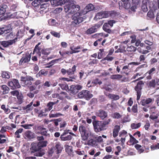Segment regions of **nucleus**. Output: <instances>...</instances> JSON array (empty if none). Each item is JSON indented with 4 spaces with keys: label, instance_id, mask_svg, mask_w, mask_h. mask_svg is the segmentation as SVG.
I'll list each match as a JSON object with an SVG mask.
<instances>
[{
    "label": "nucleus",
    "instance_id": "obj_1",
    "mask_svg": "<svg viewBox=\"0 0 159 159\" xmlns=\"http://www.w3.org/2000/svg\"><path fill=\"white\" fill-rule=\"evenodd\" d=\"M111 121V118H107L104 121L93 120L92 123L94 131L98 133L106 130L108 125Z\"/></svg>",
    "mask_w": 159,
    "mask_h": 159
},
{
    "label": "nucleus",
    "instance_id": "obj_2",
    "mask_svg": "<svg viewBox=\"0 0 159 159\" xmlns=\"http://www.w3.org/2000/svg\"><path fill=\"white\" fill-rule=\"evenodd\" d=\"M82 139L83 141L87 140L89 137L91 135V132L89 128L83 125H80L79 128Z\"/></svg>",
    "mask_w": 159,
    "mask_h": 159
},
{
    "label": "nucleus",
    "instance_id": "obj_3",
    "mask_svg": "<svg viewBox=\"0 0 159 159\" xmlns=\"http://www.w3.org/2000/svg\"><path fill=\"white\" fill-rule=\"evenodd\" d=\"M65 11L69 14H73L79 11L80 9V6L76 5L74 3H70L64 7Z\"/></svg>",
    "mask_w": 159,
    "mask_h": 159
},
{
    "label": "nucleus",
    "instance_id": "obj_4",
    "mask_svg": "<svg viewBox=\"0 0 159 159\" xmlns=\"http://www.w3.org/2000/svg\"><path fill=\"white\" fill-rule=\"evenodd\" d=\"M82 15L79 12L75 13L72 16V19L73 20L71 24L74 26L79 24L84 20V17H82Z\"/></svg>",
    "mask_w": 159,
    "mask_h": 159
},
{
    "label": "nucleus",
    "instance_id": "obj_5",
    "mask_svg": "<svg viewBox=\"0 0 159 159\" xmlns=\"http://www.w3.org/2000/svg\"><path fill=\"white\" fill-rule=\"evenodd\" d=\"M93 96V95L90 91L86 90H82L78 94V97L79 98H84L87 100H89Z\"/></svg>",
    "mask_w": 159,
    "mask_h": 159
},
{
    "label": "nucleus",
    "instance_id": "obj_6",
    "mask_svg": "<svg viewBox=\"0 0 159 159\" xmlns=\"http://www.w3.org/2000/svg\"><path fill=\"white\" fill-rule=\"evenodd\" d=\"M144 84L143 81H139L135 87L134 89L137 92V100L140 99L141 95V90L142 89V86Z\"/></svg>",
    "mask_w": 159,
    "mask_h": 159
},
{
    "label": "nucleus",
    "instance_id": "obj_7",
    "mask_svg": "<svg viewBox=\"0 0 159 159\" xmlns=\"http://www.w3.org/2000/svg\"><path fill=\"white\" fill-rule=\"evenodd\" d=\"M33 78L30 76H26L25 77L21 76V80L22 84H24V86L29 87L32 84L31 81L33 80Z\"/></svg>",
    "mask_w": 159,
    "mask_h": 159
},
{
    "label": "nucleus",
    "instance_id": "obj_8",
    "mask_svg": "<svg viewBox=\"0 0 159 159\" xmlns=\"http://www.w3.org/2000/svg\"><path fill=\"white\" fill-rule=\"evenodd\" d=\"M8 85L12 89H15L17 88H19L21 87L19 84L18 80L16 79H13L11 81H9Z\"/></svg>",
    "mask_w": 159,
    "mask_h": 159
},
{
    "label": "nucleus",
    "instance_id": "obj_9",
    "mask_svg": "<svg viewBox=\"0 0 159 159\" xmlns=\"http://www.w3.org/2000/svg\"><path fill=\"white\" fill-rule=\"evenodd\" d=\"M31 56L28 53H26L25 55H23L21 58L19 62V65L22 66L26 62H28L30 61Z\"/></svg>",
    "mask_w": 159,
    "mask_h": 159
},
{
    "label": "nucleus",
    "instance_id": "obj_10",
    "mask_svg": "<svg viewBox=\"0 0 159 159\" xmlns=\"http://www.w3.org/2000/svg\"><path fill=\"white\" fill-rule=\"evenodd\" d=\"M30 147V149L32 153L39 151L41 150V147H40L38 142H32Z\"/></svg>",
    "mask_w": 159,
    "mask_h": 159
},
{
    "label": "nucleus",
    "instance_id": "obj_11",
    "mask_svg": "<svg viewBox=\"0 0 159 159\" xmlns=\"http://www.w3.org/2000/svg\"><path fill=\"white\" fill-rule=\"evenodd\" d=\"M17 41V38H16L12 40H9L7 41H2L1 42V45L4 47H7L9 45L15 43Z\"/></svg>",
    "mask_w": 159,
    "mask_h": 159
},
{
    "label": "nucleus",
    "instance_id": "obj_12",
    "mask_svg": "<svg viewBox=\"0 0 159 159\" xmlns=\"http://www.w3.org/2000/svg\"><path fill=\"white\" fill-rule=\"evenodd\" d=\"M96 115L101 119L103 120L107 117L108 114L107 112L103 110L100 109L96 112Z\"/></svg>",
    "mask_w": 159,
    "mask_h": 159
},
{
    "label": "nucleus",
    "instance_id": "obj_13",
    "mask_svg": "<svg viewBox=\"0 0 159 159\" xmlns=\"http://www.w3.org/2000/svg\"><path fill=\"white\" fill-rule=\"evenodd\" d=\"M101 25L98 24H95L94 26L88 29L86 32L87 34H91L97 31V29L100 27Z\"/></svg>",
    "mask_w": 159,
    "mask_h": 159
},
{
    "label": "nucleus",
    "instance_id": "obj_14",
    "mask_svg": "<svg viewBox=\"0 0 159 159\" xmlns=\"http://www.w3.org/2000/svg\"><path fill=\"white\" fill-rule=\"evenodd\" d=\"M102 81L96 78L91 80L89 81L87 83V86L89 87L90 86H94L98 84L100 85L102 84Z\"/></svg>",
    "mask_w": 159,
    "mask_h": 159
},
{
    "label": "nucleus",
    "instance_id": "obj_15",
    "mask_svg": "<svg viewBox=\"0 0 159 159\" xmlns=\"http://www.w3.org/2000/svg\"><path fill=\"white\" fill-rule=\"evenodd\" d=\"M55 152L57 154L59 155L61 153L63 149V146L59 142H57L54 147Z\"/></svg>",
    "mask_w": 159,
    "mask_h": 159
},
{
    "label": "nucleus",
    "instance_id": "obj_16",
    "mask_svg": "<svg viewBox=\"0 0 159 159\" xmlns=\"http://www.w3.org/2000/svg\"><path fill=\"white\" fill-rule=\"evenodd\" d=\"M156 70L155 67H152L148 70L144 75L147 80L152 79L153 75L156 72Z\"/></svg>",
    "mask_w": 159,
    "mask_h": 159
},
{
    "label": "nucleus",
    "instance_id": "obj_17",
    "mask_svg": "<svg viewBox=\"0 0 159 159\" xmlns=\"http://www.w3.org/2000/svg\"><path fill=\"white\" fill-rule=\"evenodd\" d=\"M35 137V134L30 130L26 131L24 133V138L25 139H32Z\"/></svg>",
    "mask_w": 159,
    "mask_h": 159
},
{
    "label": "nucleus",
    "instance_id": "obj_18",
    "mask_svg": "<svg viewBox=\"0 0 159 159\" xmlns=\"http://www.w3.org/2000/svg\"><path fill=\"white\" fill-rule=\"evenodd\" d=\"M59 102V101L57 99V100L54 102H48L47 105V108H46L44 109L45 112H46L50 111L52 108L53 106L57 104Z\"/></svg>",
    "mask_w": 159,
    "mask_h": 159
},
{
    "label": "nucleus",
    "instance_id": "obj_19",
    "mask_svg": "<svg viewBox=\"0 0 159 159\" xmlns=\"http://www.w3.org/2000/svg\"><path fill=\"white\" fill-rule=\"evenodd\" d=\"M120 13L115 10L109 11V17L111 18L114 19H117L118 18Z\"/></svg>",
    "mask_w": 159,
    "mask_h": 159
},
{
    "label": "nucleus",
    "instance_id": "obj_20",
    "mask_svg": "<svg viewBox=\"0 0 159 159\" xmlns=\"http://www.w3.org/2000/svg\"><path fill=\"white\" fill-rule=\"evenodd\" d=\"M41 1L40 0H34L32 2V5L35 8H38L40 6L41 8H43L46 4H43L41 5Z\"/></svg>",
    "mask_w": 159,
    "mask_h": 159
},
{
    "label": "nucleus",
    "instance_id": "obj_21",
    "mask_svg": "<svg viewBox=\"0 0 159 159\" xmlns=\"http://www.w3.org/2000/svg\"><path fill=\"white\" fill-rule=\"evenodd\" d=\"M41 44V43H39L35 47L33 51V54L36 53L37 56L40 57L41 56V51H40L41 49V48L39 46Z\"/></svg>",
    "mask_w": 159,
    "mask_h": 159
},
{
    "label": "nucleus",
    "instance_id": "obj_22",
    "mask_svg": "<svg viewBox=\"0 0 159 159\" xmlns=\"http://www.w3.org/2000/svg\"><path fill=\"white\" fill-rule=\"evenodd\" d=\"M94 9V6L91 3L88 4L84 8V15L86 14L88 12L92 11Z\"/></svg>",
    "mask_w": 159,
    "mask_h": 159
},
{
    "label": "nucleus",
    "instance_id": "obj_23",
    "mask_svg": "<svg viewBox=\"0 0 159 159\" xmlns=\"http://www.w3.org/2000/svg\"><path fill=\"white\" fill-rule=\"evenodd\" d=\"M66 152L70 156L73 155L74 153L73 147L71 146L67 145L65 146Z\"/></svg>",
    "mask_w": 159,
    "mask_h": 159
},
{
    "label": "nucleus",
    "instance_id": "obj_24",
    "mask_svg": "<svg viewBox=\"0 0 159 159\" xmlns=\"http://www.w3.org/2000/svg\"><path fill=\"white\" fill-rule=\"evenodd\" d=\"M120 129V126L118 125H116L113 129V136L114 138L117 137L119 134V131Z\"/></svg>",
    "mask_w": 159,
    "mask_h": 159
},
{
    "label": "nucleus",
    "instance_id": "obj_25",
    "mask_svg": "<svg viewBox=\"0 0 159 159\" xmlns=\"http://www.w3.org/2000/svg\"><path fill=\"white\" fill-rule=\"evenodd\" d=\"M77 66L75 65H74L72 67L70 68L67 70V74L69 75H74L76 70Z\"/></svg>",
    "mask_w": 159,
    "mask_h": 159
},
{
    "label": "nucleus",
    "instance_id": "obj_26",
    "mask_svg": "<svg viewBox=\"0 0 159 159\" xmlns=\"http://www.w3.org/2000/svg\"><path fill=\"white\" fill-rule=\"evenodd\" d=\"M152 101V99L149 98L146 99H142L140 103L142 105L144 106L151 103Z\"/></svg>",
    "mask_w": 159,
    "mask_h": 159
},
{
    "label": "nucleus",
    "instance_id": "obj_27",
    "mask_svg": "<svg viewBox=\"0 0 159 159\" xmlns=\"http://www.w3.org/2000/svg\"><path fill=\"white\" fill-rule=\"evenodd\" d=\"M70 48L71 50V51H70V54L78 53L80 52V51L79 50V49L81 48V46H78L75 48H73V47H70Z\"/></svg>",
    "mask_w": 159,
    "mask_h": 159
},
{
    "label": "nucleus",
    "instance_id": "obj_28",
    "mask_svg": "<svg viewBox=\"0 0 159 159\" xmlns=\"http://www.w3.org/2000/svg\"><path fill=\"white\" fill-rule=\"evenodd\" d=\"M123 2V7L126 9H128L130 7L131 5L129 0H121Z\"/></svg>",
    "mask_w": 159,
    "mask_h": 159
},
{
    "label": "nucleus",
    "instance_id": "obj_29",
    "mask_svg": "<svg viewBox=\"0 0 159 159\" xmlns=\"http://www.w3.org/2000/svg\"><path fill=\"white\" fill-rule=\"evenodd\" d=\"M1 89L3 90L2 94H7L9 92V88L6 85H2L1 86Z\"/></svg>",
    "mask_w": 159,
    "mask_h": 159
},
{
    "label": "nucleus",
    "instance_id": "obj_30",
    "mask_svg": "<svg viewBox=\"0 0 159 159\" xmlns=\"http://www.w3.org/2000/svg\"><path fill=\"white\" fill-rule=\"evenodd\" d=\"M129 64L128 65L125 66L122 68V71H120L121 74L125 73L126 75H128L129 74Z\"/></svg>",
    "mask_w": 159,
    "mask_h": 159
},
{
    "label": "nucleus",
    "instance_id": "obj_31",
    "mask_svg": "<svg viewBox=\"0 0 159 159\" xmlns=\"http://www.w3.org/2000/svg\"><path fill=\"white\" fill-rule=\"evenodd\" d=\"M7 7V6L6 5L2 4L0 6V15H3L4 14L6 11V9Z\"/></svg>",
    "mask_w": 159,
    "mask_h": 159
},
{
    "label": "nucleus",
    "instance_id": "obj_32",
    "mask_svg": "<svg viewBox=\"0 0 159 159\" xmlns=\"http://www.w3.org/2000/svg\"><path fill=\"white\" fill-rule=\"evenodd\" d=\"M108 98L112 100L116 101L119 99L120 97L119 95L111 94L108 95Z\"/></svg>",
    "mask_w": 159,
    "mask_h": 159
},
{
    "label": "nucleus",
    "instance_id": "obj_33",
    "mask_svg": "<svg viewBox=\"0 0 159 159\" xmlns=\"http://www.w3.org/2000/svg\"><path fill=\"white\" fill-rule=\"evenodd\" d=\"M129 136L130 140L129 143H131L130 144L133 145L138 143V141L132 135L130 134Z\"/></svg>",
    "mask_w": 159,
    "mask_h": 159
},
{
    "label": "nucleus",
    "instance_id": "obj_34",
    "mask_svg": "<svg viewBox=\"0 0 159 159\" xmlns=\"http://www.w3.org/2000/svg\"><path fill=\"white\" fill-rule=\"evenodd\" d=\"M72 136L70 135H67L66 137H65L64 136L61 135L60 136L61 140L63 141L70 140L72 139Z\"/></svg>",
    "mask_w": 159,
    "mask_h": 159
},
{
    "label": "nucleus",
    "instance_id": "obj_35",
    "mask_svg": "<svg viewBox=\"0 0 159 159\" xmlns=\"http://www.w3.org/2000/svg\"><path fill=\"white\" fill-rule=\"evenodd\" d=\"M103 18H104V17H103L102 11L98 12L94 17V18L96 20L102 19Z\"/></svg>",
    "mask_w": 159,
    "mask_h": 159
},
{
    "label": "nucleus",
    "instance_id": "obj_36",
    "mask_svg": "<svg viewBox=\"0 0 159 159\" xmlns=\"http://www.w3.org/2000/svg\"><path fill=\"white\" fill-rule=\"evenodd\" d=\"M134 147L138 150V152L139 154L143 152L144 151V149H143L142 146L140 145L139 144H136L135 145Z\"/></svg>",
    "mask_w": 159,
    "mask_h": 159
},
{
    "label": "nucleus",
    "instance_id": "obj_37",
    "mask_svg": "<svg viewBox=\"0 0 159 159\" xmlns=\"http://www.w3.org/2000/svg\"><path fill=\"white\" fill-rule=\"evenodd\" d=\"M59 85L62 89L66 90L68 92H70V89L67 84H59Z\"/></svg>",
    "mask_w": 159,
    "mask_h": 159
},
{
    "label": "nucleus",
    "instance_id": "obj_38",
    "mask_svg": "<svg viewBox=\"0 0 159 159\" xmlns=\"http://www.w3.org/2000/svg\"><path fill=\"white\" fill-rule=\"evenodd\" d=\"M1 108L4 111L5 113L8 114L10 112V110L9 109L8 105L6 106V105L3 104L1 106Z\"/></svg>",
    "mask_w": 159,
    "mask_h": 159
},
{
    "label": "nucleus",
    "instance_id": "obj_39",
    "mask_svg": "<svg viewBox=\"0 0 159 159\" xmlns=\"http://www.w3.org/2000/svg\"><path fill=\"white\" fill-rule=\"evenodd\" d=\"M59 79L60 80H63V81H67L68 82L72 81V79H75V76H73L71 77H70L69 78L65 77H61L59 78Z\"/></svg>",
    "mask_w": 159,
    "mask_h": 159
},
{
    "label": "nucleus",
    "instance_id": "obj_40",
    "mask_svg": "<svg viewBox=\"0 0 159 159\" xmlns=\"http://www.w3.org/2000/svg\"><path fill=\"white\" fill-rule=\"evenodd\" d=\"M141 125V124L140 122L137 124L133 123L131 125V128L132 129H136L139 128Z\"/></svg>",
    "mask_w": 159,
    "mask_h": 159
},
{
    "label": "nucleus",
    "instance_id": "obj_41",
    "mask_svg": "<svg viewBox=\"0 0 159 159\" xmlns=\"http://www.w3.org/2000/svg\"><path fill=\"white\" fill-rule=\"evenodd\" d=\"M70 93L75 94L78 93V91L76 90L75 85H72L70 86Z\"/></svg>",
    "mask_w": 159,
    "mask_h": 159
},
{
    "label": "nucleus",
    "instance_id": "obj_42",
    "mask_svg": "<svg viewBox=\"0 0 159 159\" xmlns=\"http://www.w3.org/2000/svg\"><path fill=\"white\" fill-rule=\"evenodd\" d=\"M88 144L92 146H96L98 145V143H97L95 139H91L88 141Z\"/></svg>",
    "mask_w": 159,
    "mask_h": 159
},
{
    "label": "nucleus",
    "instance_id": "obj_43",
    "mask_svg": "<svg viewBox=\"0 0 159 159\" xmlns=\"http://www.w3.org/2000/svg\"><path fill=\"white\" fill-rule=\"evenodd\" d=\"M38 143L40 147H41V149L42 148L46 147L48 143V142L47 141H39Z\"/></svg>",
    "mask_w": 159,
    "mask_h": 159
},
{
    "label": "nucleus",
    "instance_id": "obj_44",
    "mask_svg": "<svg viewBox=\"0 0 159 159\" xmlns=\"http://www.w3.org/2000/svg\"><path fill=\"white\" fill-rule=\"evenodd\" d=\"M17 103L19 104H21L23 102V96L22 94H19L17 96Z\"/></svg>",
    "mask_w": 159,
    "mask_h": 159
},
{
    "label": "nucleus",
    "instance_id": "obj_45",
    "mask_svg": "<svg viewBox=\"0 0 159 159\" xmlns=\"http://www.w3.org/2000/svg\"><path fill=\"white\" fill-rule=\"evenodd\" d=\"M10 30L9 29H7V28L6 27L0 28V35L5 33H8Z\"/></svg>",
    "mask_w": 159,
    "mask_h": 159
},
{
    "label": "nucleus",
    "instance_id": "obj_46",
    "mask_svg": "<svg viewBox=\"0 0 159 159\" xmlns=\"http://www.w3.org/2000/svg\"><path fill=\"white\" fill-rule=\"evenodd\" d=\"M122 76L120 74L112 75L111 76V78L113 80H118L120 79L122 77Z\"/></svg>",
    "mask_w": 159,
    "mask_h": 159
},
{
    "label": "nucleus",
    "instance_id": "obj_47",
    "mask_svg": "<svg viewBox=\"0 0 159 159\" xmlns=\"http://www.w3.org/2000/svg\"><path fill=\"white\" fill-rule=\"evenodd\" d=\"M126 50L127 51L130 52H134L136 51L137 50L136 47L133 46H130L127 48Z\"/></svg>",
    "mask_w": 159,
    "mask_h": 159
},
{
    "label": "nucleus",
    "instance_id": "obj_48",
    "mask_svg": "<svg viewBox=\"0 0 159 159\" xmlns=\"http://www.w3.org/2000/svg\"><path fill=\"white\" fill-rule=\"evenodd\" d=\"M50 34L54 37L56 38H60L61 37L60 33H58L55 32V31L52 30L50 32Z\"/></svg>",
    "mask_w": 159,
    "mask_h": 159
},
{
    "label": "nucleus",
    "instance_id": "obj_49",
    "mask_svg": "<svg viewBox=\"0 0 159 159\" xmlns=\"http://www.w3.org/2000/svg\"><path fill=\"white\" fill-rule=\"evenodd\" d=\"M122 116V115H121L119 113L115 112L112 115V117L113 118L118 119L120 118Z\"/></svg>",
    "mask_w": 159,
    "mask_h": 159
},
{
    "label": "nucleus",
    "instance_id": "obj_50",
    "mask_svg": "<svg viewBox=\"0 0 159 159\" xmlns=\"http://www.w3.org/2000/svg\"><path fill=\"white\" fill-rule=\"evenodd\" d=\"M104 49H100L99 52H98V59H101L103 55V52H104Z\"/></svg>",
    "mask_w": 159,
    "mask_h": 159
},
{
    "label": "nucleus",
    "instance_id": "obj_51",
    "mask_svg": "<svg viewBox=\"0 0 159 159\" xmlns=\"http://www.w3.org/2000/svg\"><path fill=\"white\" fill-rule=\"evenodd\" d=\"M2 78L5 79H9L10 76L9 73L7 71H3L2 74Z\"/></svg>",
    "mask_w": 159,
    "mask_h": 159
},
{
    "label": "nucleus",
    "instance_id": "obj_52",
    "mask_svg": "<svg viewBox=\"0 0 159 159\" xmlns=\"http://www.w3.org/2000/svg\"><path fill=\"white\" fill-rule=\"evenodd\" d=\"M23 130V129L20 128L18 129L15 133V134L16 136V137L17 138H20V133H21Z\"/></svg>",
    "mask_w": 159,
    "mask_h": 159
},
{
    "label": "nucleus",
    "instance_id": "obj_53",
    "mask_svg": "<svg viewBox=\"0 0 159 159\" xmlns=\"http://www.w3.org/2000/svg\"><path fill=\"white\" fill-rule=\"evenodd\" d=\"M50 49L47 48L46 49H42L41 50V53L44 55H48L50 53Z\"/></svg>",
    "mask_w": 159,
    "mask_h": 159
},
{
    "label": "nucleus",
    "instance_id": "obj_54",
    "mask_svg": "<svg viewBox=\"0 0 159 159\" xmlns=\"http://www.w3.org/2000/svg\"><path fill=\"white\" fill-rule=\"evenodd\" d=\"M33 109V107H31V106L29 104L23 107V109L24 110H26L27 112L31 111Z\"/></svg>",
    "mask_w": 159,
    "mask_h": 159
},
{
    "label": "nucleus",
    "instance_id": "obj_55",
    "mask_svg": "<svg viewBox=\"0 0 159 159\" xmlns=\"http://www.w3.org/2000/svg\"><path fill=\"white\" fill-rule=\"evenodd\" d=\"M59 53L60 55L63 57H66L65 56L66 54L69 55L70 54V52L66 51H59Z\"/></svg>",
    "mask_w": 159,
    "mask_h": 159
},
{
    "label": "nucleus",
    "instance_id": "obj_56",
    "mask_svg": "<svg viewBox=\"0 0 159 159\" xmlns=\"http://www.w3.org/2000/svg\"><path fill=\"white\" fill-rule=\"evenodd\" d=\"M151 150H154L159 149V143H157L156 144H152L150 146Z\"/></svg>",
    "mask_w": 159,
    "mask_h": 159
},
{
    "label": "nucleus",
    "instance_id": "obj_57",
    "mask_svg": "<svg viewBox=\"0 0 159 159\" xmlns=\"http://www.w3.org/2000/svg\"><path fill=\"white\" fill-rule=\"evenodd\" d=\"M93 138L95 139L97 143L103 142V139L101 136H95Z\"/></svg>",
    "mask_w": 159,
    "mask_h": 159
},
{
    "label": "nucleus",
    "instance_id": "obj_58",
    "mask_svg": "<svg viewBox=\"0 0 159 159\" xmlns=\"http://www.w3.org/2000/svg\"><path fill=\"white\" fill-rule=\"evenodd\" d=\"M48 131V129H46V130H43L41 132H38V134H40L44 136H47L48 134L47 133Z\"/></svg>",
    "mask_w": 159,
    "mask_h": 159
},
{
    "label": "nucleus",
    "instance_id": "obj_59",
    "mask_svg": "<svg viewBox=\"0 0 159 159\" xmlns=\"http://www.w3.org/2000/svg\"><path fill=\"white\" fill-rule=\"evenodd\" d=\"M156 85L155 79H152L149 83V85L150 87H154Z\"/></svg>",
    "mask_w": 159,
    "mask_h": 159
},
{
    "label": "nucleus",
    "instance_id": "obj_60",
    "mask_svg": "<svg viewBox=\"0 0 159 159\" xmlns=\"http://www.w3.org/2000/svg\"><path fill=\"white\" fill-rule=\"evenodd\" d=\"M131 110L134 113H138V105L137 104L134 105L131 108Z\"/></svg>",
    "mask_w": 159,
    "mask_h": 159
},
{
    "label": "nucleus",
    "instance_id": "obj_61",
    "mask_svg": "<svg viewBox=\"0 0 159 159\" xmlns=\"http://www.w3.org/2000/svg\"><path fill=\"white\" fill-rule=\"evenodd\" d=\"M146 57L144 55H141L139 57V60L140 62H142L144 63H147V62L144 61L145 60Z\"/></svg>",
    "mask_w": 159,
    "mask_h": 159
},
{
    "label": "nucleus",
    "instance_id": "obj_62",
    "mask_svg": "<svg viewBox=\"0 0 159 159\" xmlns=\"http://www.w3.org/2000/svg\"><path fill=\"white\" fill-rule=\"evenodd\" d=\"M33 125V124H29L23 125L21 126L25 129H29L30 128V127H32Z\"/></svg>",
    "mask_w": 159,
    "mask_h": 159
},
{
    "label": "nucleus",
    "instance_id": "obj_63",
    "mask_svg": "<svg viewBox=\"0 0 159 159\" xmlns=\"http://www.w3.org/2000/svg\"><path fill=\"white\" fill-rule=\"evenodd\" d=\"M142 9L144 12H147L148 9L147 7V2L145 3L142 6Z\"/></svg>",
    "mask_w": 159,
    "mask_h": 159
},
{
    "label": "nucleus",
    "instance_id": "obj_64",
    "mask_svg": "<svg viewBox=\"0 0 159 159\" xmlns=\"http://www.w3.org/2000/svg\"><path fill=\"white\" fill-rule=\"evenodd\" d=\"M147 16L151 18H153L154 17L153 12L152 11H148L147 13Z\"/></svg>",
    "mask_w": 159,
    "mask_h": 159
}]
</instances>
